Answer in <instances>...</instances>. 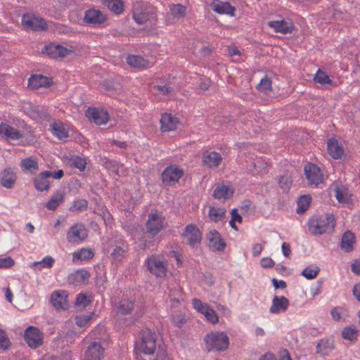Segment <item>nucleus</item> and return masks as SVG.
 Masks as SVG:
<instances>
[{"label": "nucleus", "instance_id": "ea45409f", "mask_svg": "<svg viewBox=\"0 0 360 360\" xmlns=\"http://www.w3.org/2000/svg\"><path fill=\"white\" fill-rule=\"evenodd\" d=\"M208 216L211 220L214 222L221 221L225 218L226 210L224 208H215L214 207H210Z\"/></svg>", "mask_w": 360, "mask_h": 360}, {"label": "nucleus", "instance_id": "c03bdc74", "mask_svg": "<svg viewBox=\"0 0 360 360\" xmlns=\"http://www.w3.org/2000/svg\"><path fill=\"white\" fill-rule=\"evenodd\" d=\"M358 330L354 326L344 328L342 331V338L351 342L357 340Z\"/></svg>", "mask_w": 360, "mask_h": 360}, {"label": "nucleus", "instance_id": "aec40b11", "mask_svg": "<svg viewBox=\"0 0 360 360\" xmlns=\"http://www.w3.org/2000/svg\"><path fill=\"white\" fill-rule=\"evenodd\" d=\"M89 278V272L84 269H81L69 274L68 276V282L70 284L80 285L88 283Z\"/></svg>", "mask_w": 360, "mask_h": 360}, {"label": "nucleus", "instance_id": "69168bd1", "mask_svg": "<svg viewBox=\"0 0 360 360\" xmlns=\"http://www.w3.org/2000/svg\"><path fill=\"white\" fill-rule=\"evenodd\" d=\"M271 281L275 289H284L287 286L286 283L283 280L278 281L276 278H274Z\"/></svg>", "mask_w": 360, "mask_h": 360}, {"label": "nucleus", "instance_id": "864d4df0", "mask_svg": "<svg viewBox=\"0 0 360 360\" xmlns=\"http://www.w3.org/2000/svg\"><path fill=\"white\" fill-rule=\"evenodd\" d=\"M11 345V342L6 333L0 329V349L7 350Z\"/></svg>", "mask_w": 360, "mask_h": 360}, {"label": "nucleus", "instance_id": "79ce46f5", "mask_svg": "<svg viewBox=\"0 0 360 360\" xmlns=\"http://www.w3.org/2000/svg\"><path fill=\"white\" fill-rule=\"evenodd\" d=\"M64 199L63 194L61 193H56L54 194L47 202L46 207L49 210H55L63 202Z\"/></svg>", "mask_w": 360, "mask_h": 360}, {"label": "nucleus", "instance_id": "09e8293b", "mask_svg": "<svg viewBox=\"0 0 360 360\" xmlns=\"http://www.w3.org/2000/svg\"><path fill=\"white\" fill-rule=\"evenodd\" d=\"M320 271V269L317 266H309L302 270L301 275L308 280L313 279L316 277Z\"/></svg>", "mask_w": 360, "mask_h": 360}, {"label": "nucleus", "instance_id": "7ed1b4c3", "mask_svg": "<svg viewBox=\"0 0 360 360\" xmlns=\"http://www.w3.org/2000/svg\"><path fill=\"white\" fill-rule=\"evenodd\" d=\"M204 342L208 352H224L229 345V338L224 332L214 331L207 333L204 337Z\"/></svg>", "mask_w": 360, "mask_h": 360}, {"label": "nucleus", "instance_id": "4c0bfd02", "mask_svg": "<svg viewBox=\"0 0 360 360\" xmlns=\"http://www.w3.org/2000/svg\"><path fill=\"white\" fill-rule=\"evenodd\" d=\"M101 1L109 10L117 15L123 12L124 4L122 0H101Z\"/></svg>", "mask_w": 360, "mask_h": 360}, {"label": "nucleus", "instance_id": "bf43d9fd", "mask_svg": "<svg viewBox=\"0 0 360 360\" xmlns=\"http://www.w3.org/2000/svg\"><path fill=\"white\" fill-rule=\"evenodd\" d=\"M101 213L99 214V217L102 219L105 225L110 224L112 221V217L111 214L106 208L101 209Z\"/></svg>", "mask_w": 360, "mask_h": 360}, {"label": "nucleus", "instance_id": "20e7f679", "mask_svg": "<svg viewBox=\"0 0 360 360\" xmlns=\"http://www.w3.org/2000/svg\"><path fill=\"white\" fill-rule=\"evenodd\" d=\"M157 335L149 328L142 330L141 340L135 343V349L144 354H153L156 349Z\"/></svg>", "mask_w": 360, "mask_h": 360}, {"label": "nucleus", "instance_id": "473e14b6", "mask_svg": "<svg viewBox=\"0 0 360 360\" xmlns=\"http://www.w3.org/2000/svg\"><path fill=\"white\" fill-rule=\"evenodd\" d=\"M160 122L161 130L162 131H169L176 129L177 120L176 117H172L171 114L165 112L162 115Z\"/></svg>", "mask_w": 360, "mask_h": 360}, {"label": "nucleus", "instance_id": "3c124183", "mask_svg": "<svg viewBox=\"0 0 360 360\" xmlns=\"http://www.w3.org/2000/svg\"><path fill=\"white\" fill-rule=\"evenodd\" d=\"M86 165V160L79 156H75L70 160V165L79 169L81 172H84L85 170Z\"/></svg>", "mask_w": 360, "mask_h": 360}, {"label": "nucleus", "instance_id": "8fccbe9b", "mask_svg": "<svg viewBox=\"0 0 360 360\" xmlns=\"http://www.w3.org/2000/svg\"><path fill=\"white\" fill-rule=\"evenodd\" d=\"M54 262H55V260L52 257L46 256L39 262H34L32 264V266H37L40 265V267L39 268V269L41 270V268L52 267L54 264Z\"/></svg>", "mask_w": 360, "mask_h": 360}, {"label": "nucleus", "instance_id": "338daca9", "mask_svg": "<svg viewBox=\"0 0 360 360\" xmlns=\"http://www.w3.org/2000/svg\"><path fill=\"white\" fill-rule=\"evenodd\" d=\"M210 85V81L208 79H205V80L200 81V82L199 83L198 89H199L200 91L204 92L209 89Z\"/></svg>", "mask_w": 360, "mask_h": 360}, {"label": "nucleus", "instance_id": "13d9d810", "mask_svg": "<svg viewBox=\"0 0 360 360\" xmlns=\"http://www.w3.org/2000/svg\"><path fill=\"white\" fill-rule=\"evenodd\" d=\"M204 316L212 323H217L219 321V318L217 313L210 307L205 312Z\"/></svg>", "mask_w": 360, "mask_h": 360}, {"label": "nucleus", "instance_id": "a18cd8bd", "mask_svg": "<svg viewBox=\"0 0 360 360\" xmlns=\"http://www.w3.org/2000/svg\"><path fill=\"white\" fill-rule=\"evenodd\" d=\"M172 324L178 328H181L187 322L186 316L181 311H175L171 317Z\"/></svg>", "mask_w": 360, "mask_h": 360}, {"label": "nucleus", "instance_id": "c9c22d12", "mask_svg": "<svg viewBox=\"0 0 360 360\" xmlns=\"http://www.w3.org/2000/svg\"><path fill=\"white\" fill-rule=\"evenodd\" d=\"M92 302V296L91 293L80 292L77 295L75 301V307L77 309H84Z\"/></svg>", "mask_w": 360, "mask_h": 360}, {"label": "nucleus", "instance_id": "2f4dec72", "mask_svg": "<svg viewBox=\"0 0 360 360\" xmlns=\"http://www.w3.org/2000/svg\"><path fill=\"white\" fill-rule=\"evenodd\" d=\"M50 175L51 174L49 172H42L34 179V185L37 191H44L49 189V181L48 178L50 177Z\"/></svg>", "mask_w": 360, "mask_h": 360}, {"label": "nucleus", "instance_id": "423d86ee", "mask_svg": "<svg viewBox=\"0 0 360 360\" xmlns=\"http://www.w3.org/2000/svg\"><path fill=\"white\" fill-rule=\"evenodd\" d=\"M184 171L174 165L167 166L162 172V181L165 186H172L183 176Z\"/></svg>", "mask_w": 360, "mask_h": 360}, {"label": "nucleus", "instance_id": "f257e3e1", "mask_svg": "<svg viewBox=\"0 0 360 360\" xmlns=\"http://www.w3.org/2000/svg\"><path fill=\"white\" fill-rule=\"evenodd\" d=\"M108 248L110 250V259L113 264H119L129 250L127 241L121 235L115 234L107 240Z\"/></svg>", "mask_w": 360, "mask_h": 360}, {"label": "nucleus", "instance_id": "5701e85b", "mask_svg": "<svg viewBox=\"0 0 360 360\" xmlns=\"http://www.w3.org/2000/svg\"><path fill=\"white\" fill-rule=\"evenodd\" d=\"M188 234H191L188 243L189 245L194 247L196 244L200 243L202 233L195 225L188 224L186 226L182 236H186Z\"/></svg>", "mask_w": 360, "mask_h": 360}, {"label": "nucleus", "instance_id": "a878e982", "mask_svg": "<svg viewBox=\"0 0 360 360\" xmlns=\"http://www.w3.org/2000/svg\"><path fill=\"white\" fill-rule=\"evenodd\" d=\"M210 6L211 8L217 13L226 14L230 16L235 15L236 8L232 6L229 2L215 0L211 4Z\"/></svg>", "mask_w": 360, "mask_h": 360}, {"label": "nucleus", "instance_id": "e433bc0d", "mask_svg": "<svg viewBox=\"0 0 360 360\" xmlns=\"http://www.w3.org/2000/svg\"><path fill=\"white\" fill-rule=\"evenodd\" d=\"M20 167L24 171L34 173L39 168L37 159L33 157L25 158L21 161Z\"/></svg>", "mask_w": 360, "mask_h": 360}, {"label": "nucleus", "instance_id": "37998d69", "mask_svg": "<svg viewBox=\"0 0 360 360\" xmlns=\"http://www.w3.org/2000/svg\"><path fill=\"white\" fill-rule=\"evenodd\" d=\"M278 184L283 193H288L292 186V180L288 174L278 178Z\"/></svg>", "mask_w": 360, "mask_h": 360}, {"label": "nucleus", "instance_id": "680f3d73", "mask_svg": "<svg viewBox=\"0 0 360 360\" xmlns=\"http://www.w3.org/2000/svg\"><path fill=\"white\" fill-rule=\"evenodd\" d=\"M259 86V89L263 91L270 90L271 89V80L266 77L261 79Z\"/></svg>", "mask_w": 360, "mask_h": 360}, {"label": "nucleus", "instance_id": "7c9ffc66", "mask_svg": "<svg viewBox=\"0 0 360 360\" xmlns=\"http://www.w3.org/2000/svg\"><path fill=\"white\" fill-rule=\"evenodd\" d=\"M222 158L219 153L205 152L202 155V162L209 167H217L220 164Z\"/></svg>", "mask_w": 360, "mask_h": 360}, {"label": "nucleus", "instance_id": "b1692460", "mask_svg": "<svg viewBox=\"0 0 360 360\" xmlns=\"http://www.w3.org/2000/svg\"><path fill=\"white\" fill-rule=\"evenodd\" d=\"M289 300L284 296L275 295L272 300V305L270 307L269 311L271 314H280L285 312L288 306Z\"/></svg>", "mask_w": 360, "mask_h": 360}, {"label": "nucleus", "instance_id": "6ab92c4d", "mask_svg": "<svg viewBox=\"0 0 360 360\" xmlns=\"http://www.w3.org/2000/svg\"><path fill=\"white\" fill-rule=\"evenodd\" d=\"M68 297L66 291H54L51 296V302L56 309L65 310L69 307Z\"/></svg>", "mask_w": 360, "mask_h": 360}, {"label": "nucleus", "instance_id": "f3484780", "mask_svg": "<svg viewBox=\"0 0 360 360\" xmlns=\"http://www.w3.org/2000/svg\"><path fill=\"white\" fill-rule=\"evenodd\" d=\"M103 353L104 348L100 342H91L84 352V360H101Z\"/></svg>", "mask_w": 360, "mask_h": 360}, {"label": "nucleus", "instance_id": "0e129e2a", "mask_svg": "<svg viewBox=\"0 0 360 360\" xmlns=\"http://www.w3.org/2000/svg\"><path fill=\"white\" fill-rule=\"evenodd\" d=\"M202 278L203 281L207 283L208 285H212L214 283V278L211 273L208 271H205L202 274Z\"/></svg>", "mask_w": 360, "mask_h": 360}, {"label": "nucleus", "instance_id": "6e6552de", "mask_svg": "<svg viewBox=\"0 0 360 360\" xmlns=\"http://www.w3.org/2000/svg\"><path fill=\"white\" fill-rule=\"evenodd\" d=\"M133 18L139 25H143L147 22L153 24L156 20L155 9L153 6H146L141 10H135L133 12Z\"/></svg>", "mask_w": 360, "mask_h": 360}, {"label": "nucleus", "instance_id": "774afa93", "mask_svg": "<svg viewBox=\"0 0 360 360\" xmlns=\"http://www.w3.org/2000/svg\"><path fill=\"white\" fill-rule=\"evenodd\" d=\"M352 294L360 302V283L355 284L352 289Z\"/></svg>", "mask_w": 360, "mask_h": 360}, {"label": "nucleus", "instance_id": "6e6d98bb", "mask_svg": "<svg viewBox=\"0 0 360 360\" xmlns=\"http://www.w3.org/2000/svg\"><path fill=\"white\" fill-rule=\"evenodd\" d=\"M193 304L194 308L202 314H204L209 308L207 304L203 303L200 300L197 298L193 300Z\"/></svg>", "mask_w": 360, "mask_h": 360}, {"label": "nucleus", "instance_id": "5fc2aeb1", "mask_svg": "<svg viewBox=\"0 0 360 360\" xmlns=\"http://www.w3.org/2000/svg\"><path fill=\"white\" fill-rule=\"evenodd\" d=\"M88 202L84 199H79L74 202L73 205L70 208V210L82 211L87 208Z\"/></svg>", "mask_w": 360, "mask_h": 360}, {"label": "nucleus", "instance_id": "dca6fc26", "mask_svg": "<svg viewBox=\"0 0 360 360\" xmlns=\"http://www.w3.org/2000/svg\"><path fill=\"white\" fill-rule=\"evenodd\" d=\"M42 53L46 54L51 58H64L71 53V51L60 44L51 43L45 45L41 50Z\"/></svg>", "mask_w": 360, "mask_h": 360}, {"label": "nucleus", "instance_id": "393cba45", "mask_svg": "<svg viewBox=\"0 0 360 360\" xmlns=\"http://www.w3.org/2000/svg\"><path fill=\"white\" fill-rule=\"evenodd\" d=\"M0 136L6 140H18L22 137L19 130L4 122L0 124Z\"/></svg>", "mask_w": 360, "mask_h": 360}, {"label": "nucleus", "instance_id": "c756f323", "mask_svg": "<svg viewBox=\"0 0 360 360\" xmlns=\"http://www.w3.org/2000/svg\"><path fill=\"white\" fill-rule=\"evenodd\" d=\"M335 348L333 338H323L316 345V352L321 356L328 355Z\"/></svg>", "mask_w": 360, "mask_h": 360}, {"label": "nucleus", "instance_id": "cd10ccee", "mask_svg": "<svg viewBox=\"0 0 360 360\" xmlns=\"http://www.w3.org/2000/svg\"><path fill=\"white\" fill-rule=\"evenodd\" d=\"M234 193V189L230 186H226L222 184H216L212 197L215 199H229Z\"/></svg>", "mask_w": 360, "mask_h": 360}, {"label": "nucleus", "instance_id": "a211bd4d", "mask_svg": "<svg viewBox=\"0 0 360 360\" xmlns=\"http://www.w3.org/2000/svg\"><path fill=\"white\" fill-rule=\"evenodd\" d=\"M135 297L124 295L117 307V314L119 315L131 314L135 306Z\"/></svg>", "mask_w": 360, "mask_h": 360}, {"label": "nucleus", "instance_id": "c85d7f7f", "mask_svg": "<svg viewBox=\"0 0 360 360\" xmlns=\"http://www.w3.org/2000/svg\"><path fill=\"white\" fill-rule=\"evenodd\" d=\"M16 179V174L11 168H6L1 173V184L6 188H12Z\"/></svg>", "mask_w": 360, "mask_h": 360}, {"label": "nucleus", "instance_id": "e2e57ef3", "mask_svg": "<svg viewBox=\"0 0 360 360\" xmlns=\"http://www.w3.org/2000/svg\"><path fill=\"white\" fill-rule=\"evenodd\" d=\"M260 264L263 268H271L274 266L275 262L271 257H264L261 259Z\"/></svg>", "mask_w": 360, "mask_h": 360}, {"label": "nucleus", "instance_id": "052dcab7", "mask_svg": "<svg viewBox=\"0 0 360 360\" xmlns=\"http://www.w3.org/2000/svg\"><path fill=\"white\" fill-rule=\"evenodd\" d=\"M15 264V261L11 257L0 258V269H8Z\"/></svg>", "mask_w": 360, "mask_h": 360}, {"label": "nucleus", "instance_id": "bb28decb", "mask_svg": "<svg viewBox=\"0 0 360 360\" xmlns=\"http://www.w3.org/2000/svg\"><path fill=\"white\" fill-rule=\"evenodd\" d=\"M51 84L52 79L42 75H32L28 81L29 86L34 89H37L40 87H48Z\"/></svg>", "mask_w": 360, "mask_h": 360}, {"label": "nucleus", "instance_id": "39448f33", "mask_svg": "<svg viewBox=\"0 0 360 360\" xmlns=\"http://www.w3.org/2000/svg\"><path fill=\"white\" fill-rule=\"evenodd\" d=\"M147 270L156 277H164L167 274V263L152 255L146 260Z\"/></svg>", "mask_w": 360, "mask_h": 360}, {"label": "nucleus", "instance_id": "4be33fe9", "mask_svg": "<svg viewBox=\"0 0 360 360\" xmlns=\"http://www.w3.org/2000/svg\"><path fill=\"white\" fill-rule=\"evenodd\" d=\"M327 150L328 154L335 160H339L344 155V149L342 143H339L335 138H330L327 142Z\"/></svg>", "mask_w": 360, "mask_h": 360}, {"label": "nucleus", "instance_id": "603ef678", "mask_svg": "<svg viewBox=\"0 0 360 360\" xmlns=\"http://www.w3.org/2000/svg\"><path fill=\"white\" fill-rule=\"evenodd\" d=\"M75 323L79 327H84L86 326L90 320L91 319V314H84L76 316Z\"/></svg>", "mask_w": 360, "mask_h": 360}, {"label": "nucleus", "instance_id": "4d7b16f0", "mask_svg": "<svg viewBox=\"0 0 360 360\" xmlns=\"http://www.w3.org/2000/svg\"><path fill=\"white\" fill-rule=\"evenodd\" d=\"M186 8L181 4L173 5L171 8V13L175 17H182L185 14Z\"/></svg>", "mask_w": 360, "mask_h": 360}, {"label": "nucleus", "instance_id": "2eb2a0df", "mask_svg": "<svg viewBox=\"0 0 360 360\" xmlns=\"http://www.w3.org/2000/svg\"><path fill=\"white\" fill-rule=\"evenodd\" d=\"M206 238L209 241V248L214 252H223L226 246V242L221 238V234L215 229L211 230Z\"/></svg>", "mask_w": 360, "mask_h": 360}, {"label": "nucleus", "instance_id": "de8ad7c7", "mask_svg": "<svg viewBox=\"0 0 360 360\" xmlns=\"http://www.w3.org/2000/svg\"><path fill=\"white\" fill-rule=\"evenodd\" d=\"M94 256V252L91 249H82L78 252H75L73 253V259H79V260H88Z\"/></svg>", "mask_w": 360, "mask_h": 360}, {"label": "nucleus", "instance_id": "1a4fd4ad", "mask_svg": "<svg viewBox=\"0 0 360 360\" xmlns=\"http://www.w3.org/2000/svg\"><path fill=\"white\" fill-rule=\"evenodd\" d=\"M24 339L31 348L36 349L43 344V334L34 326H29L26 328Z\"/></svg>", "mask_w": 360, "mask_h": 360}, {"label": "nucleus", "instance_id": "f03ea898", "mask_svg": "<svg viewBox=\"0 0 360 360\" xmlns=\"http://www.w3.org/2000/svg\"><path fill=\"white\" fill-rule=\"evenodd\" d=\"M335 226L333 214H326L311 218L308 221L309 231L314 235L331 233Z\"/></svg>", "mask_w": 360, "mask_h": 360}, {"label": "nucleus", "instance_id": "58836bf2", "mask_svg": "<svg viewBox=\"0 0 360 360\" xmlns=\"http://www.w3.org/2000/svg\"><path fill=\"white\" fill-rule=\"evenodd\" d=\"M311 200V198L309 195H302L300 196L297 200V213L302 214L305 212L309 207Z\"/></svg>", "mask_w": 360, "mask_h": 360}, {"label": "nucleus", "instance_id": "f8f14e48", "mask_svg": "<svg viewBox=\"0 0 360 360\" xmlns=\"http://www.w3.org/2000/svg\"><path fill=\"white\" fill-rule=\"evenodd\" d=\"M304 174L310 185L318 186L323 182V174L315 164L308 163L304 166Z\"/></svg>", "mask_w": 360, "mask_h": 360}, {"label": "nucleus", "instance_id": "412c9836", "mask_svg": "<svg viewBox=\"0 0 360 360\" xmlns=\"http://www.w3.org/2000/svg\"><path fill=\"white\" fill-rule=\"evenodd\" d=\"M268 25L273 28L275 32H281L283 34H292L295 30V25L291 21L283 20L269 21Z\"/></svg>", "mask_w": 360, "mask_h": 360}, {"label": "nucleus", "instance_id": "0eeeda50", "mask_svg": "<svg viewBox=\"0 0 360 360\" xmlns=\"http://www.w3.org/2000/svg\"><path fill=\"white\" fill-rule=\"evenodd\" d=\"M22 25L28 30L33 31L46 30L48 28L45 20L30 13L24 14L21 20Z\"/></svg>", "mask_w": 360, "mask_h": 360}, {"label": "nucleus", "instance_id": "9d476101", "mask_svg": "<svg viewBox=\"0 0 360 360\" xmlns=\"http://www.w3.org/2000/svg\"><path fill=\"white\" fill-rule=\"evenodd\" d=\"M86 117L97 125L106 124L109 120V114L104 108L89 107L85 112Z\"/></svg>", "mask_w": 360, "mask_h": 360}, {"label": "nucleus", "instance_id": "72a5a7b5", "mask_svg": "<svg viewBox=\"0 0 360 360\" xmlns=\"http://www.w3.org/2000/svg\"><path fill=\"white\" fill-rule=\"evenodd\" d=\"M354 243V234L350 231H345L342 237L341 248L347 252H349L353 250V245Z\"/></svg>", "mask_w": 360, "mask_h": 360}, {"label": "nucleus", "instance_id": "49530a36", "mask_svg": "<svg viewBox=\"0 0 360 360\" xmlns=\"http://www.w3.org/2000/svg\"><path fill=\"white\" fill-rule=\"evenodd\" d=\"M314 80L316 83H319L322 85L329 84L333 85V81L330 79L327 73L321 70H319L314 77Z\"/></svg>", "mask_w": 360, "mask_h": 360}, {"label": "nucleus", "instance_id": "ddd939ff", "mask_svg": "<svg viewBox=\"0 0 360 360\" xmlns=\"http://www.w3.org/2000/svg\"><path fill=\"white\" fill-rule=\"evenodd\" d=\"M108 20L107 15L100 10L90 8L85 11L84 22L88 25L100 26L104 24Z\"/></svg>", "mask_w": 360, "mask_h": 360}, {"label": "nucleus", "instance_id": "4468645a", "mask_svg": "<svg viewBox=\"0 0 360 360\" xmlns=\"http://www.w3.org/2000/svg\"><path fill=\"white\" fill-rule=\"evenodd\" d=\"M88 236V231L82 224H75L70 227L67 233L69 243L83 241Z\"/></svg>", "mask_w": 360, "mask_h": 360}, {"label": "nucleus", "instance_id": "a19ab883", "mask_svg": "<svg viewBox=\"0 0 360 360\" xmlns=\"http://www.w3.org/2000/svg\"><path fill=\"white\" fill-rule=\"evenodd\" d=\"M51 127L53 135L59 139H63L68 137V132L62 124L54 122L51 124Z\"/></svg>", "mask_w": 360, "mask_h": 360}, {"label": "nucleus", "instance_id": "f704fd0d", "mask_svg": "<svg viewBox=\"0 0 360 360\" xmlns=\"http://www.w3.org/2000/svg\"><path fill=\"white\" fill-rule=\"evenodd\" d=\"M127 63L131 67L136 68H146L149 62L144 58L136 55H129L127 58Z\"/></svg>", "mask_w": 360, "mask_h": 360}, {"label": "nucleus", "instance_id": "9b49d317", "mask_svg": "<svg viewBox=\"0 0 360 360\" xmlns=\"http://www.w3.org/2000/svg\"><path fill=\"white\" fill-rule=\"evenodd\" d=\"M146 228L152 236H156L162 229L163 219L157 211L148 214Z\"/></svg>", "mask_w": 360, "mask_h": 360}]
</instances>
